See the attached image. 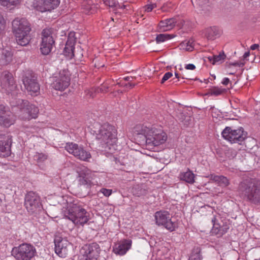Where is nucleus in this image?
<instances>
[{
    "instance_id": "f257e3e1",
    "label": "nucleus",
    "mask_w": 260,
    "mask_h": 260,
    "mask_svg": "<svg viewBox=\"0 0 260 260\" xmlns=\"http://www.w3.org/2000/svg\"><path fill=\"white\" fill-rule=\"evenodd\" d=\"M134 133L136 135L143 136L146 145L150 147L161 145L167 140V134L161 129L148 123L136 125Z\"/></svg>"
},
{
    "instance_id": "f03ea898",
    "label": "nucleus",
    "mask_w": 260,
    "mask_h": 260,
    "mask_svg": "<svg viewBox=\"0 0 260 260\" xmlns=\"http://www.w3.org/2000/svg\"><path fill=\"white\" fill-rule=\"evenodd\" d=\"M90 132L105 148L109 147L110 149V146L113 145L117 141L116 129L108 123L102 125L95 123L91 128Z\"/></svg>"
},
{
    "instance_id": "7ed1b4c3",
    "label": "nucleus",
    "mask_w": 260,
    "mask_h": 260,
    "mask_svg": "<svg viewBox=\"0 0 260 260\" xmlns=\"http://www.w3.org/2000/svg\"><path fill=\"white\" fill-rule=\"evenodd\" d=\"M64 215L77 225H83L89 219V213L83 208L81 203L77 200L68 203L64 211Z\"/></svg>"
},
{
    "instance_id": "20e7f679",
    "label": "nucleus",
    "mask_w": 260,
    "mask_h": 260,
    "mask_svg": "<svg viewBox=\"0 0 260 260\" xmlns=\"http://www.w3.org/2000/svg\"><path fill=\"white\" fill-rule=\"evenodd\" d=\"M238 190L244 198L260 205V180L244 181L240 183Z\"/></svg>"
},
{
    "instance_id": "39448f33",
    "label": "nucleus",
    "mask_w": 260,
    "mask_h": 260,
    "mask_svg": "<svg viewBox=\"0 0 260 260\" xmlns=\"http://www.w3.org/2000/svg\"><path fill=\"white\" fill-rule=\"evenodd\" d=\"M36 254V248L28 243H22L12 250V255L17 260H31Z\"/></svg>"
},
{
    "instance_id": "423d86ee",
    "label": "nucleus",
    "mask_w": 260,
    "mask_h": 260,
    "mask_svg": "<svg viewBox=\"0 0 260 260\" xmlns=\"http://www.w3.org/2000/svg\"><path fill=\"white\" fill-rule=\"evenodd\" d=\"M55 37L54 29L52 28H46L41 32L42 41L40 51L42 54H49L55 46Z\"/></svg>"
},
{
    "instance_id": "0eeeda50",
    "label": "nucleus",
    "mask_w": 260,
    "mask_h": 260,
    "mask_svg": "<svg viewBox=\"0 0 260 260\" xmlns=\"http://www.w3.org/2000/svg\"><path fill=\"white\" fill-rule=\"evenodd\" d=\"M222 137L231 143L241 144L247 137V133L242 127L233 129L231 127H226L222 132Z\"/></svg>"
},
{
    "instance_id": "6e6552de",
    "label": "nucleus",
    "mask_w": 260,
    "mask_h": 260,
    "mask_svg": "<svg viewBox=\"0 0 260 260\" xmlns=\"http://www.w3.org/2000/svg\"><path fill=\"white\" fill-rule=\"evenodd\" d=\"M101 248L96 243L84 245L80 250L78 260H97Z\"/></svg>"
},
{
    "instance_id": "1a4fd4ad",
    "label": "nucleus",
    "mask_w": 260,
    "mask_h": 260,
    "mask_svg": "<svg viewBox=\"0 0 260 260\" xmlns=\"http://www.w3.org/2000/svg\"><path fill=\"white\" fill-rule=\"evenodd\" d=\"M154 216L156 224L158 226H163L170 232L175 231L178 228L177 223L171 220L170 214L167 211H157Z\"/></svg>"
},
{
    "instance_id": "9d476101",
    "label": "nucleus",
    "mask_w": 260,
    "mask_h": 260,
    "mask_svg": "<svg viewBox=\"0 0 260 260\" xmlns=\"http://www.w3.org/2000/svg\"><path fill=\"white\" fill-rule=\"evenodd\" d=\"M213 228L212 233L221 237L225 234L230 228L229 221L226 218L221 217L220 214H216L212 219Z\"/></svg>"
},
{
    "instance_id": "9b49d317",
    "label": "nucleus",
    "mask_w": 260,
    "mask_h": 260,
    "mask_svg": "<svg viewBox=\"0 0 260 260\" xmlns=\"http://www.w3.org/2000/svg\"><path fill=\"white\" fill-rule=\"evenodd\" d=\"M52 87L57 90L63 91L70 85V74L68 70L60 71L53 77Z\"/></svg>"
},
{
    "instance_id": "f8f14e48",
    "label": "nucleus",
    "mask_w": 260,
    "mask_h": 260,
    "mask_svg": "<svg viewBox=\"0 0 260 260\" xmlns=\"http://www.w3.org/2000/svg\"><path fill=\"white\" fill-rule=\"evenodd\" d=\"M65 149L76 158L83 161H88L91 157L90 153L78 144L71 142L67 143L64 147Z\"/></svg>"
},
{
    "instance_id": "ddd939ff",
    "label": "nucleus",
    "mask_w": 260,
    "mask_h": 260,
    "mask_svg": "<svg viewBox=\"0 0 260 260\" xmlns=\"http://www.w3.org/2000/svg\"><path fill=\"white\" fill-rule=\"evenodd\" d=\"M22 102L23 106H21L20 108V118L25 120L36 118L39 113L38 108L32 104H30L27 101H23Z\"/></svg>"
},
{
    "instance_id": "4468645a",
    "label": "nucleus",
    "mask_w": 260,
    "mask_h": 260,
    "mask_svg": "<svg viewBox=\"0 0 260 260\" xmlns=\"http://www.w3.org/2000/svg\"><path fill=\"white\" fill-rule=\"evenodd\" d=\"M1 84L2 89L7 94L12 93L17 88L12 74L7 71H5L2 73Z\"/></svg>"
},
{
    "instance_id": "2eb2a0df",
    "label": "nucleus",
    "mask_w": 260,
    "mask_h": 260,
    "mask_svg": "<svg viewBox=\"0 0 260 260\" xmlns=\"http://www.w3.org/2000/svg\"><path fill=\"white\" fill-rule=\"evenodd\" d=\"M24 205L28 212L33 213L41 207L40 198L36 193L29 191L25 196Z\"/></svg>"
},
{
    "instance_id": "dca6fc26",
    "label": "nucleus",
    "mask_w": 260,
    "mask_h": 260,
    "mask_svg": "<svg viewBox=\"0 0 260 260\" xmlns=\"http://www.w3.org/2000/svg\"><path fill=\"white\" fill-rule=\"evenodd\" d=\"M12 136L8 133H0V156L6 157L11 154Z\"/></svg>"
},
{
    "instance_id": "f3484780",
    "label": "nucleus",
    "mask_w": 260,
    "mask_h": 260,
    "mask_svg": "<svg viewBox=\"0 0 260 260\" xmlns=\"http://www.w3.org/2000/svg\"><path fill=\"white\" fill-rule=\"evenodd\" d=\"M15 121V116L8 107L0 105V125L8 127Z\"/></svg>"
},
{
    "instance_id": "a211bd4d",
    "label": "nucleus",
    "mask_w": 260,
    "mask_h": 260,
    "mask_svg": "<svg viewBox=\"0 0 260 260\" xmlns=\"http://www.w3.org/2000/svg\"><path fill=\"white\" fill-rule=\"evenodd\" d=\"M23 83L30 94L37 95L39 92L40 85L34 76L28 75L24 76Z\"/></svg>"
},
{
    "instance_id": "6ab92c4d",
    "label": "nucleus",
    "mask_w": 260,
    "mask_h": 260,
    "mask_svg": "<svg viewBox=\"0 0 260 260\" xmlns=\"http://www.w3.org/2000/svg\"><path fill=\"white\" fill-rule=\"evenodd\" d=\"M59 0H37L32 4L33 7L40 12L51 11L59 4Z\"/></svg>"
},
{
    "instance_id": "aec40b11",
    "label": "nucleus",
    "mask_w": 260,
    "mask_h": 260,
    "mask_svg": "<svg viewBox=\"0 0 260 260\" xmlns=\"http://www.w3.org/2000/svg\"><path fill=\"white\" fill-rule=\"evenodd\" d=\"M54 243L55 253L61 257H66L70 243L66 238L58 237L54 239Z\"/></svg>"
},
{
    "instance_id": "412c9836",
    "label": "nucleus",
    "mask_w": 260,
    "mask_h": 260,
    "mask_svg": "<svg viewBox=\"0 0 260 260\" xmlns=\"http://www.w3.org/2000/svg\"><path fill=\"white\" fill-rule=\"evenodd\" d=\"M78 182L80 185H90L93 178V173L85 167H83L78 171Z\"/></svg>"
},
{
    "instance_id": "4be33fe9",
    "label": "nucleus",
    "mask_w": 260,
    "mask_h": 260,
    "mask_svg": "<svg viewBox=\"0 0 260 260\" xmlns=\"http://www.w3.org/2000/svg\"><path fill=\"white\" fill-rule=\"evenodd\" d=\"M132 241L129 239L121 241L113 246V251L117 255H123L131 248Z\"/></svg>"
},
{
    "instance_id": "5701e85b",
    "label": "nucleus",
    "mask_w": 260,
    "mask_h": 260,
    "mask_svg": "<svg viewBox=\"0 0 260 260\" xmlns=\"http://www.w3.org/2000/svg\"><path fill=\"white\" fill-rule=\"evenodd\" d=\"M12 29L13 32L24 31L27 29L28 31L31 30L27 20L25 18L19 19L18 18L15 19L12 21Z\"/></svg>"
},
{
    "instance_id": "b1692460",
    "label": "nucleus",
    "mask_w": 260,
    "mask_h": 260,
    "mask_svg": "<svg viewBox=\"0 0 260 260\" xmlns=\"http://www.w3.org/2000/svg\"><path fill=\"white\" fill-rule=\"evenodd\" d=\"M30 31H28V29H27L25 30L24 31L14 32L17 43L22 46L27 45L31 39Z\"/></svg>"
},
{
    "instance_id": "393cba45",
    "label": "nucleus",
    "mask_w": 260,
    "mask_h": 260,
    "mask_svg": "<svg viewBox=\"0 0 260 260\" xmlns=\"http://www.w3.org/2000/svg\"><path fill=\"white\" fill-rule=\"evenodd\" d=\"M176 19L174 17L161 20L158 24L159 29L160 31L170 30L176 26Z\"/></svg>"
},
{
    "instance_id": "a878e982",
    "label": "nucleus",
    "mask_w": 260,
    "mask_h": 260,
    "mask_svg": "<svg viewBox=\"0 0 260 260\" xmlns=\"http://www.w3.org/2000/svg\"><path fill=\"white\" fill-rule=\"evenodd\" d=\"M81 7L83 12L88 15L95 13L98 9L97 5L94 4L92 0L83 1Z\"/></svg>"
},
{
    "instance_id": "bb28decb",
    "label": "nucleus",
    "mask_w": 260,
    "mask_h": 260,
    "mask_svg": "<svg viewBox=\"0 0 260 260\" xmlns=\"http://www.w3.org/2000/svg\"><path fill=\"white\" fill-rule=\"evenodd\" d=\"M205 36L208 40H214L221 35V31L217 26L208 27L205 29Z\"/></svg>"
},
{
    "instance_id": "cd10ccee",
    "label": "nucleus",
    "mask_w": 260,
    "mask_h": 260,
    "mask_svg": "<svg viewBox=\"0 0 260 260\" xmlns=\"http://www.w3.org/2000/svg\"><path fill=\"white\" fill-rule=\"evenodd\" d=\"M0 64L4 66L8 64L12 60L11 52L2 48H0Z\"/></svg>"
},
{
    "instance_id": "c85d7f7f",
    "label": "nucleus",
    "mask_w": 260,
    "mask_h": 260,
    "mask_svg": "<svg viewBox=\"0 0 260 260\" xmlns=\"http://www.w3.org/2000/svg\"><path fill=\"white\" fill-rule=\"evenodd\" d=\"M179 178L181 180L190 184H192L194 182V175L189 169L185 172H181Z\"/></svg>"
},
{
    "instance_id": "c756f323",
    "label": "nucleus",
    "mask_w": 260,
    "mask_h": 260,
    "mask_svg": "<svg viewBox=\"0 0 260 260\" xmlns=\"http://www.w3.org/2000/svg\"><path fill=\"white\" fill-rule=\"evenodd\" d=\"M225 55L223 52L220 53L218 55H213L208 57V59L213 64L217 62H221L224 59Z\"/></svg>"
},
{
    "instance_id": "7c9ffc66",
    "label": "nucleus",
    "mask_w": 260,
    "mask_h": 260,
    "mask_svg": "<svg viewBox=\"0 0 260 260\" xmlns=\"http://www.w3.org/2000/svg\"><path fill=\"white\" fill-rule=\"evenodd\" d=\"M104 3L106 6L109 7L113 11L118 10V8L120 7V4L116 0H103Z\"/></svg>"
},
{
    "instance_id": "2f4dec72",
    "label": "nucleus",
    "mask_w": 260,
    "mask_h": 260,
    "mask_svg": "<svg viewBox=\"0 0 260 260\" xmlns=\"http://www.w3.org/2000/svg\"><path fill=\"white\" fill-rule=\"evenodd\" d=\"M175 36L172 35L167 34H160L157 35L156 37V41L157 43L164 42L167 40L173 38Z\"/></svg>"
},
{
    "instance_id": "473e14b6",
    "label": "nucleus",
    "mask_w": 260,
    "mask_h": 260,
    "mask_svg": "<svg viewBox=\"0 0 260 260\" xmlns=\"http://www.w3.org/2000/svg\"><path fill=\"white\" fill-rule=\"evenodd\" d=\"M76 42V38L74 32H70L68 35L67 41L66 45L67 46H74Z\"/></svg>"
},
{
    "instance_id": "72a5a7b5",
    "label": "nucleus",
    "mask_w": 260,
    "mask_h": 260,
    "mask_svg": "<svg viewBox=\"0 0 260 260\" xmlns=\"http://www.w3.org/2000/svg\"><path fill=\"white\" fill-rule=\"evenodd\" d=\"M74 49L75 47L74 46H71L70 47L66 45L63 50V53L67 57L69 58H72L74 56Z\"/></svg>"
},
{
    "instance_id": "f704fd0d",
    "label": "nucleus",
    "mask_w": 260,
    "mask_h": 260,
    "mask_svg": "<svg viewBox=\"0 0 260 260\" xmlns=\"http://www.w3.org/2000/svg\"><path fill=\"white\" fill-rule=\"evenodd\" d=\"M48 158V155L43 153L37 152L34 156V160L38 162H42Z\"/></svg>"
},
{
    "instance_id": "c9c22d12",
    "label": "nucleus",
    "mask_w": 260,
    "mask_h": 260,
    "mask_svg": "<svg viewBox=\"0 0 260 260\" xmlns=\"http://www.w3.org/2000/svg\"><path fill=\"white\" fill-rule=\"evenodd\" d=\"M19 0H0V4L8 8L12 6H16L19 3Z\"/></svg>"
},
{
    "instance_id": "e433bc0d",
    "label": "nucleus",
    "mask_w": 260,
    "mask_h": 260,
    "mask_svg": "<svg viewBox=\"0 0 260 260\" xmlns=\"http://www.w3.org/2000/svg\"><path fill=\"white\" fill-rule=\"evenodd\" d=\"M213 180L221 183L225 186H227L229 184L228 179L223 176H214L213 178Z\"/></svg>"
},
{
    "instance_id": "4c0bfd02",
    "label": "nucleus",
    "mask_w": 260,
    "mask_h": 260,
    "mask_svg": "<svg viewBox=\"0 0 260 260\" xmlns=\"http://www.w3.org/2000/svg\"><path fill=\"white\" fill-rule=\"evenodd\" d=\"M6 27V21L3 15L0 14V38H1L5 34Z\"/></svg>"
},
{
    "instance_id": "58836bf2",
    "label": "nucleus",
    "mask_w": 260,
    "mask_h": 260,
    "mask_svg": "<svg viewBox=\"0 0 260 260\" xmlns=\"http://www.w3.org/2000/svg\"><path fill=\"white\" fill-rule=\"evenodd\" d=\"M224 91V90L218 87H214L211 89L209 92V94L211 95L218 96L222 94Z\"/></svg>"
},
{
    "instance_id": "ea45409f",
    "label": "nucleus",
    "mask_w": 260,
    "mask_h": 260,
    "mask_svg": "<svg viewBox=\"0 0 260 260\" xmlns=\"http://www.w3.org/2000/svg\"><path fill=\"white\" fill-rule=\"evenodd\" d=\"M193 6L196 5L200 7H203L207 4L209 0H191Z\"/></svg>"
},
{
    "instance_id": "a19ab883",
    "label": "nucleus",
    "mask_w": 260,
    "mask_h": 260,
    "mask_svg": "<svg viewBox=\"0 0 260 260\" xmlns=\"http://www.w3.org/2000/svg\"><path fill=\"white\" fill-rule=\"evenodd\" d=\"M100 192L102 193L105 197H109L112 193V190L110 189H107L102 188L100 189Z\"/></svg>"
},
{
    "instance_id": "79ce46f5",
    "label": "nucleus",
    "mask_w": 260,
    "mask_h": 260,
    "mask_svg": "<svg viewBox=\"0 0 260 260\" xmlns=\"http://www.w3.org/2000/svg\"><path fill=\"white\" fill-rule=\"evenodd\" d=\"M174 18L176 19V25L180 28H182L185 23L183 19L180 18L179 17H176Z\"/></svg>"
},
{
    "instance_id": "37998d69",
    "label": "nucleus",
    "mask_w": 260,
    "mask_h": 260,
    "mask_svg": "<svg viewBox=\"0 0 260 260\" xmlns=\"http://www.w3.org/2000/svg\"><path fill=\"white\" fill-rule=\"evenodd\" d=\"M173 76V74L171 72H167L164 76H163L161 80V83L163 84L165 81L168 80L169 79L171 78Z\"/></svg>"
},
{
    "instance_id": "c03bdc74",
    "label": "nucleus",
    "mask_w": 260,
    "mask_h": 260,
    "mask_svg": "<svg viewBox=\"0 0 260 260\" xmlns=\"http://www.w3.org/2000/svg\"><path fill=\"white\" fill-rule=\"evenodd\" d=\"M157 6V3H155L154 4L147 5L146 6L145 11L147 12H150L153 9L156 8Z\"/></svg>"
},
{
    "instance_id": "a18cd8bd",
    "label": "nucleus",
    "mask_w": 260,
    "mask_h": 260,
    "mask_svg": "<svg viewBox=\"0 0 260 260\" xmlns=\"http://www.w3.org/2000/svg\"><path fill=\"white\" fill-rule=\"evenodd\" d=\"M202 257L201 254L199 253H196L193 254L191 257L189 259V260H202Z\"/></svg>"
},
{
    "instance_id": "49530a36",
    "label": "nucleus",
    "mask_w": 260,
    "mask_h": 260,
    "mask_svg": "<svg viewBox=\"0 0 260 260\" xmlns=\"http://www.w3.org/2000/svg\"><path fill=\"white\" fill-rule=\"evenodd\" d=\"M245 64V62H242L241 61H236L233 63H230L229 64V67L230 68L231 66H238L239 67H243Z\"/></svg>"
},
{
    "instance_id": "de8ad7c7",
    "label": "nucleus",
    "mask_w": 260,
    "mask_h": 260,
    "mask_svg": "<svg viewBox=\"0 0 260 260\" xmlns=\"http://www.w3.org/2000/svg\"><path fill=\"white\" fill-rule=\"evenodd\" d=\"M175 75L176 78L179 79L180 78H181L182 79H186L188 80L192 79L190 77L188 76H185L184 74L181 75L177 72H175Z\"/></svg>"
},
{
    "instance_id": "09e8293b",
    "label": "nucleus",
    "mask_w": 260,
    "mask_h": 260,
    "mask_svg": "<svg viewBox=\"0 0 260 260\" xmlns=\"http://www.w3.org/2000/svg\"><path fill=\"white\" fill-rule=\"evenodd\" d=\"M170 4H171V3L164 4L163 5V6L161 7V10L164 12L168 11V8H171V6H170Z\"/></svg>"
},
{
    "instance_id": "8fccbe9b",
    "label": "nucleus",
    "mask_w": 260,
    "mask_h": 260,
    "mask_svg": "<svg viewBox=\"0 0 260 260\" xmlns=\"http://www.w3.org/2000/svg\"><path fill=\"white\" fill-rule=\"evenodd\" d=\"M185 69L186 70H193L196 69V66L193 64H186L185 67Z\"/></svg>"
},
{
    "instance_id": "3c124183",
    "label": "nucleus",
    "mask_w": 260,
    "mask_h": 260,
    "mask_svg": "<svg viewBox=\"0 0 260 260\" xmlns=\"http://www.w3.org/2000/svg\"><path fill=\"white\" fill-rule=\"evenodd\" d=\"M230 81L228 78H224L221 82V83L224 85H227Z\"/></svg>"
},
{
    "instance_id": "603ef678",
    "label": "nucleus",
    "mask_w": 260,
    "mask_h": 260,
    "mask_svg": "<svg viewBox=\"0 0 260 260\" xmlns=\"http://www.w3.org/2000/svg\"><path fill=\"white\" fill-rule=\"evenodd\" d=\"M135 86V84L132 83V82H128V83L125 84L124 85L125 87H126V88L128 87L129 88H132L134 87Z\"/></svg>"
},
{
    "instance_id": "864d4df0",
    "label": "nucleus",
    "mask_w": 260,
    "mask_h": 260,
    "mask_svg": "<svg viewBox=\"0 0 260 260\" xmlns=\"http://www.w3.org/2000/svg\"><path fill=\"white\" fill-rule=\"evenodd\" d=\"M259 47V45L257 44H253L251 46L250 49L252 50H255Z\"/></svg>"
},
{
    "instance_id": "5fc2aeb1",
    "label": "nucleus",
    "mask_w": 260,
    "mask_h": 260,
    "mask_svg": "<svg viewBox=\"0 0 260 260\" xmlns=\"http://www.w3.org/2000/svg\"><path fill=\"white\" fill-rule=\"evenodd\" d=\"M108 87L107 86H106L105 85H103L102 86V87H101L100 88V90L101 91V92H105L107 91V89H108Z\"/></svg>"
},
{
    "instance_id": "6e6d98bb",
    "label": "nucleus",
    "mask_w": 260,
    "mask_h": 260,
    "mask_svg": "<svg viewBox=\"0 0 260 260\" xmlns=\"http://www.w3.org/2000/svg\"><path fill=\"white\" fill-rule=\"evenodd\" d=\"M124 79L126 81H128V82H132L133 78L132 77H126L124 78Z\"/></svg>"
},
{
    "instance_id": "4d7b16f0",
    "label": "nucleus",
    "mask_w": 260,
    "mask_h": 260,
    "mask_svg": "<svg viewBox=\"0 0 260 260\" xmlns=\"http://www.w3.org/2000/svg\"><path fill=\"white\" fill-rule=\"evenodd\" d=\"M249 55H250V53H249V51H248V52H246L244 54V55H243V57L244 59H247V58L249 56Z\"/></svg>"
},
{
    "instance_id": "13d9d810",
    "label": "nucleus",
    "mask_w": 260,
    "mask_h": 260,
    "mask_svg": "<svg viewBox=\"0 0 260 260\" xmlns=\"http://www.w3.org/2000/svg\"><path fill=\"white\" fill-rule=\"evenodd\" d=\"M126 6L125 5H120V7L119 8H118V9H124L126 8Z\"/></svg>"
},
{
    "instance_id": "bf43d9fd",
    "label": "nucleus",
    "mask_w": 260,
    "mask_h": 260,
    "mask_svg": "<svg viewBox=\"0 0 260 260\" xmlns=\"http://www.w3.org/2000/svg\"><path fill=\"white\" fill-rule=\"evenodd\" d=\"M145 193V191L144 190H143V192L140 193H135V194L137 195V196H140L141 195H142V194H144Z\"/></svg>"
},
{
    "instance_id": "052dcab7",
    "label": "nucleus",
    "mask_w": 260,
    "mask_h": 260,
    "mask_svg": "<svg viewBox=\"0 0 260 260\" xmlns=\"http://www.w3.org/2000/svg\"><path fill=\"white\" fill-rule=\"evenodd\" d=\"M234 73H232V72H231V73H229V74L230 75H233Z\"/></svg>"
},
{
    "instance_id": "680f3d73",
    "label": "nucleus",
    "mask_w": 260,
    "mask_h": 260,
    "mask_svg": "<svg viewBox=\"0 0 260 260\" xmlns=\"http://www.w3.org/2000/svg\"><path fill=\"white\" fill-rule=\"evenodd\" d=\"M90 96H92V97H93V96H92V94H90Z\"/></svg>"
},
{
    "instance_id": "e2e57ef3",
    "label": "nucleus",
    "mask_w": 260,
    "mask_h": 260,
    "mask_svg": "<svg viewBox=\"0 0 260 260\" xmlns=\"http://www.w3.org/2000/svg\"><path fill=\"white\" fill-rule=\"evenodd\" d=\"M255 260H260V258L259 259H256Z\"/></svg>"
}]
</instances>
